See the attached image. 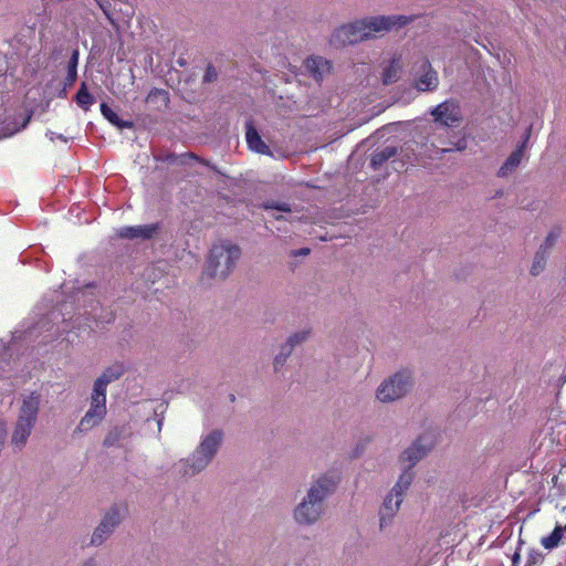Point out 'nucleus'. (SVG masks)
Listing matches in <instances>:
<instances>
[{"label":"nucleus","instance_id":"1","mask_svg":"<svg viewBox=\"0 0 566 566\" xmlns=\"http://www.w3.org/2000/svg\"><path fill=\"white\" fill-rule=\"evenodd\" d=\"M101 293V285L95 282L86 283L70 296L71 301H64L56 311H50L36 322L23 323L20 328L12 332L4 349L6 355L12 356L23 345L46 344L62 334H65L63 340L74 345L80 343V333L90 334L93 331L92 323L97 326L113 323L115 313L96 298Z\"/></svg>","mask_w":566,"mask_h":566},{"label":"nucleus","instance_id":"2","mask_svg":"<svg viewBox=\"0 0 566 566\" xmlns=\"http://www.w3.org/2000/svg\"><path fill=\"white\" fill-rule=\"evenodd\" d=\"M410 22L407 15H378L356 20L337 28L331 35L329 43L334 48L355 44L370 38L374 33L388 31L394 27H403Z\"/></svg>","mask_w":566,"mask_h":566},{"label":"nucleus","instance_id":"3","mask_svg":"<svg viewBox=\"0 0 566 566\" xmlns=\"http://www.w3.org/2000/svg\"><path fill=\"white\" fill-rule=\"evenodd\" d=\"M335 489L336 481L326 474L314 481L293 510L294 522L302 527L315 525L323 516L326 500L334 493Z\"/></svg>","mask_w":566,"mask_h":566},{"label":"nucleus","instance_id":"4","mask_svg":"<svg viewBox=\"0 0 566 566\" xmlns=\"http://www.w3.org/2000/svg\"><path fill=\"white\" fill-rule=\"evenodd\" d=\"M223 441V431L211 430L202 434L196 450L187 459L175 464V470L181 476H193L203 471L216 457Z\"/></svg>","mask_w":566,"mask_h":566},{"label":"nucleus","instance_id":"5","mask_svg":"<svg viewBox=\"0 0 566 566\" xmlns=\"http://www.w3.org/2000/svg\"><path fill=\"white\" fill-rule=\"evenodd\" d=\"M41 397L31 392L24 397L20 408L19 417L11 436V444L15 450H22L38 419Z\"/></svg>","mask_w":566,"mask_h":566},{"label":"nucleus","instance_id":"6","mask_svg":"<svg viewBox=\"0 0 566 566\" xmlns=\"http://www.w3.org/2000/svg\"><path fill=\"white\" fill-rule=\"evenodd\" d=\"M241 256V249L237 244L223 242L210 249L205 273L210 277L226 279L234 269Z\"/></svg>","mask_w":566,"mask_h":566},{"label":"nucleus","instance_id":"7","mask_svg":"<svg viewBox=\"0 0 566 566\" xmlns=\"http://www.w3.org/2000/svg\"><path fill=\"white\" fill-rule=\"evenodd\" d=\"M108 384L97 377L93 385L91 394V405L88 410L80 420L75 432H87L98 426L106 416V390Z\"/></svg>","mask_w":566,"mask_h":566},{"label":"nucleus","instance_id":"8","mask_svg":"<svg viewBox=\"0 0 566 566\" xmlns=\"http://www.w3.org/2000/svg\"><path fill=\"white\" fill-rule=\"evenodd\" d=\"M412 386V371L408 368H403L379 385L376 397L381 402H391L407 395Z\"/></svg>","mask_w":566,"mask_h":566},{"label":"nucleus","instance_id":"9","mask_svg":"<svg viewBox=\"0 0 566 566\" xmlns=\"http://www.w3.org/2000/svg\"><path fill=\"white\" fill-rule=\"evenodd\" d=\"M434 123L444 127H458L463 119L460 103L455 99H447L430 111Z\"/></svg>","mask_w":566,"mask_h":566},{"label":"nucleus","instance_id":"10","mask_svg":"<svg viewBox=\"0 0 566 566\" xmlns=\"http://www.w3.org/2000/svg\"><path fill=\"white\" fill-rule=\"evenodd\" d=\"M433 447V439L430 434L418 437L409 448L401 454V460L408 462V469H412L421 459H423Z\"/></svg>","mask_w":566,"mask_h":566},{"label":"nucleus","instance_id":"11","mask_svg":"<svg viewBox=\"0 0 566 566\" xmlns=\"http://www.w3.org/2000/svg\"><path fill=\"white\" fill-rule=\"evenodd\" d=\"M120 523V513L117 507H112L102 518L91 537V545L99 546L114 532Z\"/></svg>","mask_w":566,"mask_h":566},{"label":"nucleus","instance_id":"12","mask_svg":"<svg viewBox=\"0 0 566 566\" xmlns=\"http://www.w3.org/2000/svg\"><path fill=\"white\" fill-rule=\"evenodd\" d=\"M531 129H532V127L530 126L526 129L522 140L518 142V144L516 145V148L510 154V156L502 164V166L497 170L499 177H501V178L507 177L520 166L522 158L524 157L528 139H530Z\"/></svg>","mask_w":566,"mask_h":566},{"label":"nucleus","instance_id":"13","mask_svg":"<svg viewBox=\"0 0 566 566\" xmlns=\"http://www.w3.org/2000/svg\"><path fill=\"white\" fill-rule=\"evenodd\" d=\"M303 67L308 76L321 83L331 73L332 63L322 56H310L304 61Z\"/></svg>","mask_w":566,"mask_h":566},{"label":"nucleus","instance_id":"14","mask_svg":"<svg viewBox=\"0 0 566 566\" xmlns=\"http://www.w3.org/2000/svg\"><path fill=\"white\" fill-rule=\"evenodd\" d=\"M310 332L308 331H300L291 335L286 343L283 344L280 348L279 354L274 357V369L277 371L281 367L284 366L286 359L292 354L294 347L296 345L302 344L305 342L308 337Z\"/></svg>","mask_w":566,"mask_h":566},{"label":"nucleus","instance_id":"15","mask_svg":"<svg viewBox=\"0 0 566 566\" xmlns=\"http://www.w3.org/2000/svg\"><path fill=\"white\" fill-rule=\"evenodd\" d=\"M402 501V497H395V495L390 493L386 495V497L384 499V503L379 510L380 530H384L391 523L394 516L399 511Z\"/></svg>","mask_w":566,"mask_h":566},{"label":"nucleus","instance_id":"16","mask_svg":"<svg viewBox=\"0 0 566 566\" xmlns=\"http://www.w3.org/2000/svg\"><path fill=\"white\" fill-rule=\"evenodd\" d=\"M157 223L140 224V226H127L118 230V235L123 239H150L158 231Z\"/></svg>","mask_w":566,"mask_h":566},{"label":"nucleus","instance_id":"17","mask_svg":"<svg viewBox=\"0 0 566 566\" xmlns=\"http://www.w3.org/2000/svg\"><path fill=\"white\" fill-rule=\"evenodd\" d=\"M245 139L249 148L252 151L261 155L272 156L271 148L263 142L259 132L251 123H247Z\"/></svg>","mask_w":566,"mask_h":566},{"label":"nucleus","instance_id":"18","mask_svg":"<svg viewBox=\"0 0 566 566\" xmlns=\"http://www.w3.org/2000/svg\"><path fill=\"white\" fill-rule=\"evenodd\" d=\"M422 67H423V70L424 69H427V70L419 77V80L417 82V88L422 92L436 90L438 86V83H439L437 72L434 70H432L431 64L427 60L423 61Z\"/></svg>","mask_w":566,"mask_h":566},{"label":"nucleus","instance_id":"19","mask_svg":"<svg viewBox=\"0 0 566 566\" xmlns=\"http://www.w3.org/2000/svg\"><path fill=\"white\" fill-rule=\"evenodd\" d=\"M397 153L398 150L395 146H386L381 149H376L370 156V168L374 170L380 169V167L389 159L394 158Z\"/></svg>","mask_w":566,"mask_h":566},{"label":"nucleus","instance_id":"20","mask_svg":"<svg viewBox=\"0 0 566 566\" xmlns=\"http://www.w3.org/2000/svg\"><path fill=\"white\" fill-rule=\"evenodd\" d=\"M546 549H554L560 544H566V524L564 526L556 525L552 533L541 541Z\"/></svg>","mask_w":566,"mask_h":566},{"label":"nucleus","instance_id":"21","mask_svg":"<svg viewBox=\"0 0 566 566\" xmlns=\"http://www.w3.org/2000/svg\"><path fill=\"white\" fill-rule=\"evenodd\" d=\"M413 481V472L410 469H406L398 478L397 482L390 490V494L395 495V497H402L409 486L411 485V482Z\"/></svg>","mask_w":566,"mask_h":566},{"label":"nucleus","instance_id":"22","mask_svg":"<svg viewBox=\"0 0 566 566\" xmlns=\"http://www.w3.org/2000/svg\"><path fill=\"white\" fill-rule=\"evenodd\" d=\"M99 109H101V113L102 115L104 116L105 119H107L112 125H114L115 127L119 128V129H124V128H132L133 127V122L130 120H125V119H122L116 112H114L107 103L105 102H102L101 105H99Z\"/></svg>","mask_w":566,"mask_h":566},{"label":"nucleus","instance_id":"23","mask_svg":"<svg viewBox=\"0 0 566 566\" xmlns=\"http://www.w3.org/2000/svg\"><path fill=\"white\" fill-rule=\"evenodd\" d=\"M95 97L90 93L86 82H82L75 94V103L84 112H87L95 103Z\"/></svg>","mask_w":566,"mask_h":566},{"label":"nucleus","instance_id":"24","mask_svg":"<svg viewBox=\"0 0 566 566\" xmlns=\"http://www.w3.org/2000/svg\"><path fill=\"white\" fill-rule=\"evenodd\" d=\"M99 7V9L103 11L105 17L111 23H114L113 14L115 11L124 12V9L122 8V3H124V0H95ZM125 13L128 14V10H125Z\"/></svg>","mask_w":566,"mask_h":566},{"label":"nucleus","instance_id":"25","mask_svg":"<svg viewBox=\"0 0 566 566\" xmlns=\"http://www.w3.org/2000/svg\"><path fill=\"white\" fill-rule=\"evenodd\" d=\"M125 371L126 368L124 364L116 361L113 365L106 367L98 377L109 385L111 382L118 380L125 374Z\"/></svg>","mask_w":566,"mask_h":566},{"label":"nucleus","instance_id":"26","mask_svg":"<svg viewBox=\"0 0 566 566\" xmlns=\"http://www.w3.org/2000/svg\"><path fill=\"white\" fill-rule=\"evenodd\" d=\"M80 60V52L77 49H74L71 53V56L67 62V73L64 78L66 86H73L77 78V66Z\"/></svg>","mask_w":566,"mask_h":566},{"label":"nucleus","instance_id":"27","mask_svg":"<svg viewBox=\"0 0 566 566\" xmlns=\"http://www.w3.org/2000/svg\"><path fill=\"white\" fill-rule=\"evenodd\" d=\"M547 255H548V252H546V248L541 245L539 249L536 251L534 260H533V264L531 268L532 275L536 276L544 270Z\"/></svg>","mask_w":566,"mask_h":566},{"label":"nucleus","instance_id":"28","mask_svg":"<svg viewBox=\"0 0 566 566\" xmlns=\"http://www.w3.org/2000/svg\"><path fill=\"white\" fill-rule=\"evenodd\" d=\"M400 65L392 60L382 71V83L385 85L395 83L399 78Z\"/></svg>","mask_w":566,"mask_h":566},{"label":"nucleus","instance_id":"29","mask_svg":"<svg viewBox=\"0 0 566 566\" xmlns=\"http://www.w3.org/2000/svg\"><path fill=\"white\" fill-rule=\"evenodd\" d=\"M261 208L264 210H276L280 212H291V205L287 202L276 201V200H266L262 202Z\"/></svg>","mask_w":566,"mask_h":566},{"label":"nucleus","instance_id":"30","mask_svg":"<svg viewBox=\"0 0 566 566\" xmlns=\"http://www.w3.org/2000/svg\"><path fill=\"white\" fill-rule=\"evenodd\" d=\"M75 284H78V281H75V283L71 287L69 286L67 283L62 284V286H61V289H62L61 294L64 295V298L59 301L56 307H54L52 311H56L64 301H71L70 296L74 295L77 292V289H82L83 287V285H76L75 286ZM86 284H84V286Z\"/></svg>","mask_w":566,"mask_h":566},{"label":"nucleus","instance_id":"31","mask_svg":"<svg viewBox=\"0 0 566 566\" xmlns=\"http://www.w3.org/2000/svg\"><path fill=\"white\" fill-rule=\"evenodd\" d=\"M559 234H560V229L559 228H555V229L549 231V233L547 234L544 243L542 244L544 248H546V252H548V250L555 244V242L557 241Z\"/></svg>","mask_w":566,"mask_h":566},{"label":"nucleus","instance_id":"32","mask_svg":"<svg viewBox=\"0 0 566 566\" xmlns=\"http://www.w3.org/2000/svg\"><path fill=\"white\" fill-rule=\"evenodd\" d=\"M543 562V555L538 551H531L524 566H538Z\"/></svg>","mask_w":566,"mask_h":566},{"label":"nucleus","instance_id":"33","mask_svg":"<svg viewBox=\"0 0 566 566\" xmlns=\"http://www.w3.org/2000/svg\"><path fill=\"white\" fill-rule=\"evenodd\" d=\"M187 159L198 160V158L195 155H192V154H184V155H180V156L171 154V155L167 156V161L169 164H175L176 161H179L180 164H186Z\"/></svg>","mask_w":566,"mask_h":566},{"label":"nucleus","instance_id":"34","mask_svg":"<svg viewBox=\"0 0 566 566\" xmlns=\"http://www.w3.org/2000/svg\"><path fill=\"white\" fill-rule=\"evenodd\" d=\"M217 77H218V72H217L216 67L213 65L209 64L203 74V82L212 83L217 80Z\"/></svg>","mask_w":566,"mask_h":566},{"label":"nucleus","instance_id":"35","mask_svg":"<svg viewBox=\"0 0 566 566\" xmlns=\"http://www.w3.org/2000/svg\"><path fill=\"white\" fill-rule=\"evenodd\" d=\"M119 440V432L117 429L111 430L104 439L105 447H113Z\"/></svg>","mask_w":566,"mask_h":566},{"label":"nucleus","instance_id":"36","mask_svg":"<svg viewBox=\"0 0 566 566\" xmlns=\"http://www.w3.org/2000/svg\"><path fill=\"white\" fill-rule=\"evenodd\" d=\"M465 148H467V140L464 138H460L455 143H450L449 147L442 148V151H451V150L462 151Z\"/></svg>","mask_w":566,"mask_h":566},{"label":"nucleus","instance_id":"37","mask_svg":"<svg viewBox=\"0 0 566 566\" xmlns=\"http://www.w3.org/2000/svg\"><path fill=\"white\" fill-rule=\"evenodd\" d=\"M156 96H160L163 98V101L165 102V104H167L169 101L168 93L166 91L159 90V88L151 90L147 96V101L151 102Z\"/></svg>","mask_w":566,"mask_h":566},{"label":"nucleus","instance_id":"38","mask_svg":"<svg viewBox=\"0 0 566 566\" xmlns=\"http://www.w3.org/2000/svg\"><path fill=\"white\" fill-rule=\"evenodd\" d=\"M46 136L50 138L51 142H54L55 139H60L62 140L63 143H67L69 142V138L65 137L64 135L62 134H57L55 132H52V130H48L46 132Z\"/></svg>","mask_w":566,"mask_h":566},{"label":"nucleus","instance_id":"39","mask_svg":"<svg viewBox=\"0 0 566 566\" xmlns=\"http://www.w3.org/2000/svg\"><path fill=\"white\" fill-rule=\"evenodd\" d=\"M71 86H66L65 82L63 81L62 88L57 93V97L65 98L67 96V91Z\"/></svg>","mask_w":566,"mask_h":566},{"label":"nucleus","instance_id":"40","mask_svg":"<svg viewBox=\"0 0 566 566\" xmlns=\"http://www.w3.org/2000/svg\"><path fill=\"white\" fill-rule=\"evenodd\" d=\"M310 253V249L308 248H301L298 250H294L292 252V254L294 256H300V255H307Z\"/></svg>","mask_w":566,"mask_h":566},{"label":"nucleus","instance_id":"41","mask_svg":"<svg viewBox=\"0 0 566 566\" xmlns=\"http://www.w3.org/2000/svg\"><path fill=\"white\" fill-rule=\"evenodd\" d=\"M520 560H521V555L518 552H515L512 556V566H518Z\"/></svg>","mask_w":566,"mask_h":566},{"label":"nucleus","instance_id":"42","mask_svg":"<svg viewBox=\"0 0 566 566\" xmlns=\"http://www.w3.org/2000/svg\"><path fill=\"white\" fill-rule=\"evenodd\" d=\"M82 566H97V563L94 558H88Z\"/></svg>","mask_w":566,"mask_h":566},{"label":"nucleus","instance_id":"43","mask_svg":"<svg viewBox=\"0 0 566 566\" xmlns=\"http://www.w3.org/2000/svg\"><path fill=\"white\" fill-rule=\"evenodd\" d=\"M177 63H178L180 66H184V65L186 64V62H185L184 60H181V59H179V60L177 61Z\"/></svg>","mask_w":566,"mask_h":566},{"label":"nucleus","instance_id":"44","mask_svg":"<svg viewBox=\"0 0 566 566\" xmlns=\"http://www.w3.org/2000/svg\"><path fill=\"white\" fill-rule=\"evenodd\" d=\"M229 399H230L231 402H233L235 400V396L233 394H230L229 395Z\"/></svg>","mask_w":566,"mask_h":566},{"label":"nucleus","instance_id":"45","mask_svg":"<svg viewBox=\"0 0 566 566\" xmlns=\"http://www.w3.org/2000/svg\"><path fill=\"white\" fill-rule=\"evenodd\" d=\"M161 424H163V419H159V420H158V429H159V430H160V428H161Z\"/></svg>","mask_w":566,"mask_h":566}]
</instances>
